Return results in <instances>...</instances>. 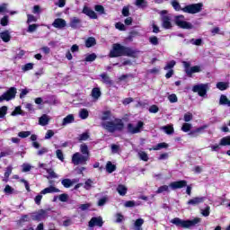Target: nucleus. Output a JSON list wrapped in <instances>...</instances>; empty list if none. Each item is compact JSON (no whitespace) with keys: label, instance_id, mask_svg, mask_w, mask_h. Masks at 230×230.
Listing matches in <instances>:
<instances>
[{"label":"nucleus","instance_id":"f257e3e1","mask_svg":"<svg viewBox=\"0 0 230 230\" xmlns=\"http://www.w3.org/2000/svg\"><path fill=\"white\" fill-rule=\"evenodd\" d=\"M80 152L75 153L72 155V163L75 166H78V164H87V161H89L91 157L89 146H87L86 144L80 146Z\"/></svg>","mask_w":230,"mask_h":230},{"label":"nucleus","instance_id":"f03ea898","mask_svg":"<svg viewBox=\"0 0 230 230\" xmlns=\"http://www.w3.org/2000/svg\"><path fill=\"white\" fill-rule=\"evenodd\" d=\"M171 4L172 6V8H174V10L176 12H184V13H199V12H202V6H204V4H202V3H199V4H189L183 8L181 7V4H179V2L177 0H172L171 2Z\"/></svg>","mask_w":230,"mask_h":230},{"label":"nucleus","instance_id":"7ed1b4c3","mask_svg":"<svg viewBox=\"0 0 230 230\" xmlns=\"http://www.w3.org/2000/svg\"><path fill=\"white\" fill-rule=\"evenodd\" d=\"M130 55H132V50L119 43L113 44L112 49L110 52V57L111 58H116L118 57H130Z\"/></svg>","mask_w":230,"mask_h":230},{"label":"nucleus","instance_id":"20e7f679","mask_svg":"<svg viewBox=\"0 0 230 230\" xmlns=\"http://www.w3.org/2000/svg\"><path fill=\"white\" fill-rule=\"evenodd\" d=\"M200 217H195L192 220H182L179 217H175L171 220L172 224L177 226L178 227H183L184 229H190V227H195L198 224H200Z\"/></svg>","mask_w":230,"mask_h":230},{"label":"nucleus","instance_id":"39448f33","mask_svg":"<svg viewBox=\"0 0 230 230\" xmlns=\"http://www.w3.org/2000/svg\"><path fill=\"white\" fill-rule=\"evenodd\" d=\"M174 22L176 26H179V28H181L182 30H192L193 28V24L185 21L184 15L175 16Z\"/></svg>","mask_w":230,"mask_h":230},{"label":"nucleus","instance_id":"423d86ee","mask_svg":"<svg viewBox=\"0 0 230 230\" xmlns=\"http://www.w3.org/2000/svg\"><path fill=\"white\" fill-rule=\"evenodd\" d=\"M102 128L108 132H116V130H123V122L115 124L114 122L106 121L102 123Z\"/></svg>","mask_w":230,"mask_h":230},{"label":"nucleus","instance_id":"0eeeda50","mask_svg":"<svg viewBox=\"0 0 230 230\" xmlns=\"http://www.w3.org/2000/svg\"><path fill=\"white\" fill-rule=\"evenodd\" d=\"M182 64L187 76H191L193 73H200V71H202V67L200 66H190L191 64L188 61H182Z\"/></svg>","mask_w":230,"mask_h":230},{"label":"nucleus","instance_id":"6e6552de","mask_svg":"<svg viewBox=\"0 0 230 230\" xmlns=\"http://www.w3.org/2000/svg\"><path fill=\"white\" fill-rule=\"evenodd\" d=\"M209 91V84H199L192 87L193 93H198L199 96L204 97Z\"/></svg>","mask_w":230,"mask_h":230},{"label":"nucleus","instance_id":"1a4fd4ad","mask_svg":"<svg viewBox=\"0 0 230 230\" xmlns=\"http://www.w3.org/2000/svg\"><path fill=\"white\" fill-rule=\"evenodd\" d=\"M17 94V88L11 87L7 92H5L3 95L0 96V102H10V100H13L15 95Z\"/></svg>","mask_w":230,"mask_h":230},{"label":"nucleus","instance_id":"9d476101","mask_svg":"<svg viewBox=\"0 0 230 230\" xmlns=\"http://www.w3.org/2000/svg\"><path fill=\"white\" fill-rule=\"evenodd\" d=\"M145 126V123L143 121H138L137 124L135 126L132 123L128 124V132L129 134H139L141 130L143 129V127Z\"/></svg>","mask_w":230,"mask_h":230},{"label":"nucleus","instance_id":"9b49d317","mask_svg":"<svg viewBox=\"0 0 230 230\" xmlns=\"http://www.w3.org/2000/svg\"><path fill=\"white\" fill-rule=\"evenodd\" d=\"M32 220H36L37 222H40V220H45L48 218V210L40 209L37 212L31 214Z\"/></svg>","mask_w":230,"mask_h":230},{"label":"nucleus","instance_id":"f8f14e48","mask_svg":"<svg viewBox=\"0 0 230 230\" xmlns=\"http://www.w3.org/2000/svg\"><path fill=\"white\" fill-rule=\"evenodd\" d=\"M186 186H188V181L184 180L170 183V188H172V190H180L181 188H186Z\"/></svg>","mask_w":230,"mask_h":230},{"label":"nucleus","instance_id":"ddd939ff","mask_svg":"<svg viewBox=\"0 0 230 230\" xmlns=\"http://www.w3.org/2000/svg\"><path fill=\"white\" fill-rule=\"evenodd\" d=\"M52 26L54 28H58V30H62L64 28H66V26H67V22H66V20H64L62 18H58V19L54 20Z\"/></svg>","mask_w":230,"mask_h":230},{"label":"nucleus","instance_id":"4468645a","mask_svg":"<svg viewBox=\"0 0 230 230\" xmlns=\"http://www.w3.org/2000/svg\"><path fill=\"white\" fill-rule=\"evenodd\" d=\"M88 226L89 227H94V226H97V227H102V226H103V219L101 217H92L88 223Z\"/></svg>","mask_w":230,"mask_h":230},{"label":"nucleus","instance_id":"2eb2a0df","mask_svg":"<svg viewBox=\"0 0 230 230\" xmlns=\"http://www.w3.org/2000/svg\"><path fill=\"white\" fill-rule=\"evenodd\" d=\"M161 20L163 28L165 30H170L172 28V17L169 15H163Z\"/></svg>","mask_w":230,"mask_h":230},{"label":"nucleus","instance_id":"dca6fc26","mask_svg":"<svg viewBox=\"0 0 230 230\" xmlns=\"http://www.w3.org/2000/svg\"><path fill=\"white\" fill-rule=\"evenodd\" d=\"M204 200H206V197H196V198L190 199L187 202V204H189V206H199V204H202V202H204Z\"/></svg>","mask_w":230,"mask_h":230},{"label":"nucleus","instance_id":"f3484780","mask_svg":"<svg viewBox=\"0 0 230 230\" xmlns=\"http://www.w3.org/2000/svg\"><path fill=\"white\" fill-rule=\"evenodd\" d=\"M48 193H60V190L57 187L50 185L41 190V195H48Z\"/></svg>","mask_w":230,"mask_h":230},{"label":"nucleus","instance_id":"a211bd4d","mask_svg":"<svg viewBox=\"0 0 230 230\" xmlns=\"http://www.w3.org/2000/svg\"><path fill=\"white\" fill-rule=\"evenodd\" d=\"M83 13L90 17V19H98V15L96 14V13L87 6L84 7Z\"/></svg>","mask_w":230,"mask_h":230},{"label":"nucleus","instance_id":"6ab92c4d","mask_svg":"<svg viewBox=\"0 0 230 230\" xmlns=\"http://www.w3.org/2000/svg\"><path fill=\"white\" fill-rule=\"evenodd\" d=\"M206 128H208V126L199 127L196 129L191 130L189 133V136H190V137H197V136H199V134H202L204 130H206Z\"/></svg>","mask_w":230,"mask_h":230},{"label":"nucleus","instance_id":"aec40b11","mask_svg":"<svg viewBox=\"0 0 230 230\" xmlns=\"http://www.w3.org/2000/svg\"><path fill=\"white\" fill-rule=\"evenodd\" d=\"M80 24H82V20H80L79 18L72 17L70 19L69 26L74 30L80 28Z\"/></svg>","mask_w":230,"mask_h":230},{"label":"nucleus","instance_id":"412c9836","mask_svg":"<svg viewBox=\"0 0 230 230\" xmlns=\"http://www.w3.org/2000/svg\"><path fill=\"white\" fill-rule=\"evenodd\" d=\"M143 224H145V219L138 218L133 221V229L134 230H143Z\"/></svg>","mask_w":230,"mask_h":230},{"label":"nucleus","instance_id":"4be33fe9","mask_svg":"<svg viewBox=\"0 0 230 230\" xmlns=\"http://www.w3.org/2000/svg\"><path fill=\"white\" fill-rule=\"evenodd\" d=\"M74 122H75V116L73 114H69L63 119L61 125L62 127H66Z\"/></svg>","mask_w":230,"mask_h":230},{"label":"nucleus","instance_id":"5701e85b","mask_svg":"<svg viewBox=\"0 0 230 230\" xmlns=\"http://www.w3.org/2000/svg\"><path fill=\"white\" fill-rule=\"evenodd\" d=\"M0 39H2L3 42H10V40L12 39L10 31H4L0 32Z\"/></svg>","mask_w":230,"mask_h":230},{"label":"nucleus","instance_id":"b1692460","mask_svg":"<svg viewBox=\"0 0 230 230\" xmlns=\"http://www.w3.org/2000/svg\"><path fill=\"white\" fill-rule=\"evenodd\" d=\"M50 119H51V118H49V116L43 114L39 119V124L41 125V127H46V125L49 124Z\"/></svg>","mask_w":230,"mask_h":230},{"label":"nucleus","instance_id":"393cba45","mask_svg":"<svg viewBox=\"0 0 230 230\" xmlns=\"http://www.w3.org/2000/svg\"><path fill=\"white\" fill-rule=\"evenodd\" d=\"M128 190V189L127 188V186H125L123 184H119L117 187V191H118L119 195H120L121 197H125L127 195Z\"/></svg>","mask_w":230,"mask_h":230},{"label":"nucleus","instance_id":"a878e982","mask_svg":"<svg viewBox=\"0 0 230 230\" xmlns=\"http://www.w3.org/2000/svg\"><path fill=\"white\" fill-rule=\"evenodd\" d=\"M100 77H101V82H102V84H106L108 85L112 84V81L111 80V77H109V75H107L106 73L102 74Z\"/></svg>","mask_w":230,"mask_h":230},{"label":"nucleus","instance_id":"bb28decb","mask_svg":"<svg viewBox=\"0 0 230 230\" xmlns=\"http://www.w3.org/2000/svg\"><path fill=\"white\" fill-rule=\"evenodd\" d=\"M135 5L137 6V8L145 10V8L148 6V2H146V0H135Z\"/></svg>","mask_w":230,"mask_h":230},{"label":"nucleus","instance_id":"cd10ccee","mask_svg":"<svg viewBox=\"0 0 230 230\" xmlns=\"http://www.w3.org/2000/svg\"><path fill=\"white\" fill-rule=\"evenodd\" d=\"M102 96V91H100V88L95 87L92 90V97L93 100H98Z\"/></svg>","mask_w":230,"mask_h":230},{"label":"nucleus","instance_id":"c85d7f7f","mask_svg":"<svg viewBox=\"0 0 230 230\" xmlns=\"http://www.w3.org/2000/svg\"><path fill=\"white\" fill-rule=\"evenodd\" d=\"M219 146H230V136L221 138Z\"/></svg>","mask_w":230,"mask_h":230},{"label":"nucleus","instance_id":"c756f323","mask_svg":"<svg viewBox=\"0 0 230 230\" xmlns=\"http://www.w3.org/2000/svg\"><path fill=\"white\" fill-rule=\"evenodd\" d=\"M219 105H227V107H230V101L227 99V96L221 95L219 99Z\"/></svg>","mask_w":230,"mask_h":230},{"label":"nucleus","instance_id":"7c9ffc66","mask_svg":"<svg viewBox=\"0 0 230 230\" xmlns=\"http://www.w3.org/2000/svg\"><path fill=\"white\" fill-rule=\"evenodd\" d=\"M86 48H93V46H96V39L93 37H90L85 41Z\"/></svg>","mask_w":230,"mask_h":230},{"label":"nucleus","instance_id":"2f4dec72","mask_svg":"<svg viewBox=\"0 0 230 230\" xmlns=\"http://www.w3.org/2000/svg\"><path fill=\"white\" fill-rule=\"evenodd\" d=\"M79 118H81V119H87V118H89V111H87V109H81Z\"/></svg>","mask_w":230,"mask_h":230},{"label":"nucleus","instance_id":"473e14b6","mask_svg":"<svg viewBox=\"0 0 230 230\" xmlns=\"http://www.w3.org/2000/svg\"><path fill=\"white\" fill-rule=\"evenodd\" d=\"M106 171L108 172V173H112L113 172H116V165L112 164V162H107Z\"/></svg>","mask_w":230,"mask_h":230},{"label":"nucleus","instance_id":"72a5a7b5","mask_svg":"<svg viewBox=\"0 0 230 230\" xmlns=\"http://www.w3.org/2000/svg\"><path fill=\"white\" fill-rule=\"evenodd\" d=\"M164 191H166L167 193H170V187H168V185L160 186L156 190V193L157 194L164 193Z\"/></svg>","mask_w":230,"mask_h":230},{"label":"nucleus","instance_id":"f704fd0d","mask_svg":"<svg viewBox=\"0 0 230 230\" xmlns=\"http://www.w3.org/2000/svg\"><path fill=\"white\" fill-rule=\"evenodd\" d=\"M175 60H172L169 63L166 64V66L164 67V71H171L173 70V67H175Z\"/></svg>","mask_w":230,"mask_h":230},{"label":"nucleus","instance_id":"c9c22d12","mask_svg":"<svg viewBox=\"0 0 230 230\" xmlns=\"http://www.w3.org/2000/svg\"><path fill=\"white\" fill-rule=\"evenodd\" d=\"M229 87V84L227 83L219 82L217 84V88L219 89V91H226Z\"/></svg>","mask_w":230,"mask_h":230},{"label":"nucleus","instance_id":"e433bc0d","mask_svg":"<svg viewBox=\"0 0 230 230\" xmlns=\"http://www.w3.org/2000/svg\"><path fill=\"white\" fill-rule=\"evenodd\" d=\"M162 129L165 132V134H173V126L172 125H167L164 126Z\"/></svg>","mask_w":230,"mask_h":230},{"label":"nucleus","instance_id":"4c0bfd02","mask_svg":"<svg viewBox=\"0 0 230 230\" xmlns=\"http://www.w3.org/2000/svg\"><path fill=\"white\" fill-rule=\"evenodd\" d=\"M138 157L141 159V161H148V154L144 151H138Z\"/></svg>","mask_w":230,"mask_h":230},{"label":"nucleus","instance_id":"58836bf2","mask_svg":"<svg viewBox=\"0 0 230 230\" xmlns=\"http://www.w3.org/2000/svg\"><path fill=\"white\" fill-rule=\"evenodd\" d=\"M121 152V147L119 145H111V154H119Z\"/></svg>","mask_w":230,"mask_h":230},{"label":"nucleus","instance_id":"ea45409f","mask_svg":"<svg viewBox=\"0 0 230 230\" xmlns=\"http://www.w3.org/2000/svg\"><path fill=\"white\" fill-rule=\"evenodd\" d=\"M115 28L119 31H125L127 30V27H125V24H123L121 22L115 23Z\"/></svg>","mask_w":230,"mask_h":230},{"label":"nucleus","instance_id":"a19ab883","mask_svg":"<svg viewBox=\"0 0 230 230\" xmlns=\"http://www.w3.org/2000/svg\"><path fill=\"white\" fill-rule=\"evenodd\" d=\"M71 179H64L61 181V184L64 186V188H71Z\"/></svg>","mask_w":230,"mask_h":230},{"label":"nucleus","instance_id":"79ce46f5","mask_svg":"<svg viewBox=\"0 0 230 230\" xmlns=\"http://www.w3.org/2000/svg\"><path fill=\"white\" fill-rule=\"evenodd\" d=\"M149 42L153 46H158L159 45V39L156 36H152L149 38Z\"/></svg>","mask_w":230,"mask_h":230},{"label":"nucleus","instance_id":"37998d69","mask_svg":"<svg viewBox=\"0 0 230 230\" xmlns=\"http://www.w3.org/2000/svg\"><path fill=\"white\" fill-rule=\"evenodd\" d=\"M47 171V173H49V178L50 179H58V175H57L55 173V171H53V169H46Z\"/></svg>","mask_w":230,"mask_h":230},{"label":"nucleus","instance_id":"c03bdc74","mask_svg":"<svg viewBox=\"0 0 230 230\" xmlns=\"http://www.w3.org/2000/svg\"><path fill=\"white\" fill-rule=\"evenodd\" d=\"M190 43L193 44V46H202V39H191L190 40Z\"/></svg>","mask_w":230,"mask_h":230},{"label":"nucleus","instance_id":"a18cd8bd","mask_svg":"<svg viewBox=\"0 0 230 230\" xmlns=\"http://www.w3.org/2000/svg\"><path fill=\"white\" fill-rule=\"evenodd\" d=\"M84 60L85 62H94V60H96V54L93 53L87 55Z\"/></svg>","mask_w":230,"mask_h":230},{"label":"nucleus","instance_id":"49530a36","mask_svg":"<svg viewBox=\"0 0 230 230\" xmlns=\"http://www.w3.org/2000/svg\"><path fill=\"white\" fill-rule=\"evenodd\" d=\"M183 119L186 123L191 121V119H193V114L191 112L185 113L183 116Z\"/></svg>","mask_w":230,"mask_h":230},{"label":"nucleus","instance_id":"de8ad7c7","mask_svg":"<svg viewBox=\"0 0 230 230\" xmlns=\"http://www.w3.org/2000/svg\"><path fill=\"white\" fill-rule=\"evenodd\" d=\"M94 10L95 12H98V13H101V15H103V13H105V8L102 5H95Z\"/></svg>","mask_w":230,"mask_h":230},{"label":"nucleus","instance_id":"09e8293b","mask_svg":"<svg viewBox=\"0 0 230 230\" xmlns=\"http://www.w3.org/2000/svg\"><path fill=\"white\" fill-rule=\"evenodd\" d=\"M167 98L171 103H177L178 102V98L175 93L170 94Z\"/></svg>","mask_w":230,"mask_h":230},{"label":"nucleus","instance_id":"8fccbe9b","mask_svg":"<svg viewBox=\"0 0 230 230\" xmlns=\"http://www.w3.org/2000/svg\"><path fill=\"white\" fill-rule=\"evenodd\" d=\"M161 148H168V144L159 143L155 147H153V150H161Z\"/></svg>","mask_w":230,"mask_h":230},{"label":"nucleus","instance_id":"3c124183","mask_svg":"<svg viewBox=\"0 0 230 230\" xmlns=\"http://www.w3.org/2000/svg\"><path fill=\"white\" fill-rule=\"evenodd\" d=\"M182 132H190L191 130V124L184 123L181 127Z\"/></svg>","mask_w":230,"mask_h":230},{"label":"nucleus","instance_id":"603ef678","mask_svg":"<svg viewBox=\"0 0 230 230\" xmlns=\"http://www.w3.org/2000/svg\"><path fill=\"white\" fill-rule=\"evenodd\" d=\"M6 112H8V107L3 106L0 108V118H4L6 116Z\"/></svg>","mask_w":230,"mask_h":230},{"label":"nucleus","instance_id":"864d4df0","mask_svg":"<svg viewBox=\"0 0 230 230\" xmlns=\"http://www.w3.org/2000/svg\"><path fill=\"white\" fill-rule=\"evenodd\" d=\"M38 28H39L38 24H31L29 25L27 31L29 33H33V31H36Z\"/></svg>","mask_w":230,"mask_h":230},{"label":"nucleus","instance_id":"5fc2aeb1","mask_svg":"<svg viewBox=\"0 0 230 230\" xmlns=\"http://www.w3.org/2000/svg\"><path fill=\"white\" fill-rule=\"evenodd\" d=\"M42 191L40 192L39 195H37L34 199L35 204H37V206H40V201L42 200Z\"/></svg>","mask_w":230,"mask_h":230},{"label":"nucleus","instance_id":"6e6d98bb","mask_svg":"<svg viewBox=\"0 0 230 230\" xmlns=\"http://www.w3.org/2000/svg\"><path fill=\"white\" fill-rule=\"evenodd\" d=\"M19 137L24 138V137H29V136H31V131H22L18 133Z\"/></svg>","mask_w":230,"mask_h":230},{"label":"nucleus","instance_id":"4d7b16f0","mask_svg":"<svg viewBox=\"0 0 230 230\" xmlns=\"http://www.w3.org/2000/svg\"><path fill=\"white\" fill-rule=\"evenodd\" d=\"M93 181L91 179H88L84 183V190H91L93 188Z\"/></svg>","mask_w":230,"mask_h":230},{"label":"nucleus","instance_id":"13d9d810","mask_svg":"<svg viewBox=\"0 0 230 230\" xmlns=\"http://www.w3.org/2000/svg\"><path fill=\"white\" fill-rule=\"evenodd\" d=\"M209 213H210L209 206H207L204 209H201V215L203 217H209Z\"/></svg>","mask_w":230,"mask_h":230},{"label":"nucleus","instance_id":"bf43d9fd","mask_svg":"<svg viewBox=\"0 0 230 230\" xmlns=\"http://www.w3.org/2000/svg\"><path fill=\"white\" fill-rule=\"evenodd\" d=\"M89 137V133H83L79 136L78 139L79 141H87Z\"/></svg>","mask_w":230,"mask_h":230},{"label":"nucleus","instance_id":"052dcab7","mask_svg":"<svg viewBox=\"0 0 230 230\" xmlns=\"http://www.w3.org/2000/svg\"><path fill=\"white\" fill-rule=\"evenodd\" d=\"M56 155H57L58 159H59V161L64 162V154L62 153V150L58 149L56 151Z\"/></svg>","mask_w":230,"mask_h":230},{"label":"nucleus","instance_id":"680f3d73","mask_svg":"<svg viewBox=\"0 0 230 230\" xmlns=\"http://www.w3.org/2000/svg\"><path fill=\"white\" fill-rule=\"evenodd\" d=\"M102 119V121H107V119H111V111H104Z\"/></svg>","mask_w":230,"mask_h":230},{"label":"nucleus","instance_id":"e2e57ef3","mask_svg":"<svg viewBox=\"0 0 230 230\" xmlns=\"http://www.w3.org/2000/svg\"><path fill=\"white\" fill-rule=\"evenodd\" d=\"M4 191L7 195H12V193H13V188H12L10 185H6Z\"/></svg>","mask_w":230,"mask_h":230},{"label":"nucleus","instance_id":"0e129e2a","mask_svg":"<svg viewBox=\"0 0 230 230\" xmlns=\"http://www.w3.org/2000/svg\"><path fill=\"white\" fill-rule=\"evenodd\" d=\"M55 136V132L51 129H49L45 135V139H51Z\"/></svg>","mask_w":230,"mask_h":230},{"label":"nucleus","instance_id":"69168bd1","mask_svg":"<svg viewBox=\"0 0 230 230\" xmlns=\"http://www.w3.org/2000/svg\"><path fill=\"white\" fill-rule=\"evenodd\" d=\"M69 196L67 194H60L59 200L60 202H67Z\"/></svg>","mask_w":230,"mask_h":230},{"label":"nucleus","instance_id":"338daca9","mask_svg":"<svg viewBox=\"0 0 230 230\" xmlns=\"http://www.w3.org/2000/svg\"><path fill=\"white\" fill-rule=\"evenodd\" d=\"M33 69V63H28L22 67V71H30Z\"/></svg>","mask_w":230,"mask_h":230},{"label":"nucleus","instance_id":"774afa93","mask_svg":"<svg viewBox=\"0 0 230 230\" xmlns=\"http://www.w3.org/2000/svg\"><path fill=\"white\" fill-rule=\"evenodd\" d=\"M0 24H1L2 26H8V16H4V17L1 19Z\"/></svg>","mask_w":230,"mask_h":230}]
</instances>
